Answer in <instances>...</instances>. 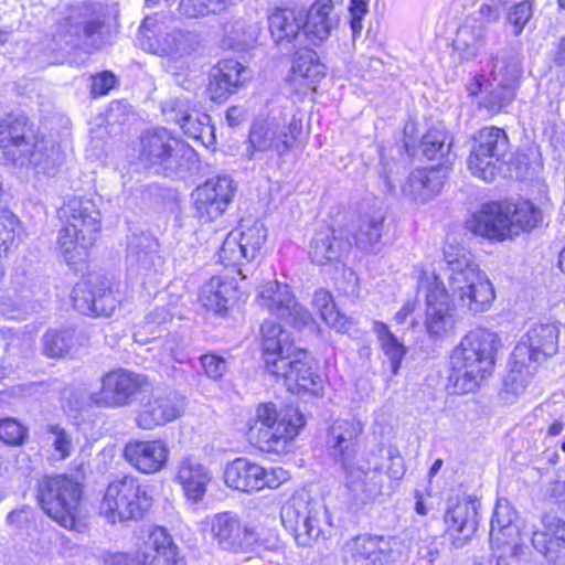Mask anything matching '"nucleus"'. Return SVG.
<instances>
[{"label":"nucleus","mask_w":565,"mask_h":565,"mask_svg":"<svg viewBox=\"0 0 565 565\" xmlns=\"http://www.w3.org/2000/svg\"><path fill=\"white\" fill-rule=\"evenodd\" d=\"M362 431L359 419L339 418L326 435L327 455L339 467L342 481L356 504L373 502L384 487V475L377 469L366 471V461L359 457L358 440Z\"/></svg>","instance_id":"nucleus-1"},{"label":"nucleus","mask_w":565,"mask_h":565,"mask_svg":"<svg viewBox=\"0 0 565 565\" xmlns=\"http://www.w3.org/2000/svg\"><path fill=\"white\" fill-rule=\"evenodd\" d=\"M63 162L61 147L51 138L35 135L23 114H10L0 120V164L33 168L50 174Z\"/></svg>","instance_id":"nucleus-2"},{"label":"nucleus","mask_w":565,"mask_h":565,"mask_svg":"<svg viewBox=\"0 0 565 565\" xmlns=\"http://www.w3.org/2000/svg\"><path fill=\"white\" fill-rule=\"evenodd\" d=\"M500 345L497 332L486 328L469 330L450 351L448 387L456 394L477 391L492 374Z\"/></svg>","instance_id":"nucleus-3"},{"label":"nucleus","mask_w":565,"mask_h":565,"mask_svg":"<svg viewBox=\"0 0 565 565\" xmlns=\"http://www.w3.org/2000/svg\"><path fill=\"white\" fill-rule=\"evenodd\" d=\"M444 256L454 302L472 315L488 311L495 298L494 287L488 276L463 248L449 246L445 248Z\"/></svg>","instance_id":"nucleus-4"},{"label":"nucleus","mask_w":565,"mask_h":565,"mask_svg":"<svg viewBox=\"0 0 565 565\" xmlns=\"http://www.w3.org/2000/svg\"><path fill=\"white\" fill-rule=\"evenodd\" d=\"M303 425L305 418L298 408L278 409L271 402L260 403L246 422V436L262 451L280 454L288 450Z\"/></svg>","instance_id":"nucleus-5"},{"label":"nucleus","mask_w":565,"mask_h":565,"mask_svg":"<svg viewBox=\"0 0 565 565\" xmlns=\"http://www.w3.org/2000/svg\"><path fill=\"white\" fill-rule=\"evenodd\" d=\"M140 160L157 173L174 175L196 168L198 153L166 128L148 130L141 136Z\"/></svg>","instance_id":"nucleus-6"},{"label":"nucleus","mask_w":565,"mask_h":565,"mask_svg":"<svg viewBox=\"0 0 565 565\" xmlns=\"http://www.w3.org/2000/svg\"><path fill=\"white\" fill-rule=\"evenodd\" d=\"M280 518L299 546H310L331 534L332 522L328 508L321 500L311 499L305 492L292 494L282 505Z\"/></svg>","instance_id":"nucleus-7"},{"label":"nucleus","mask_w":565,"mask_h":565,"mask_svg":"<svg viewBox=\"0 0 565 565\" xmlns=\"http://www.w3.org/2000/svg\"><path fill=\"white\" fill-rule=\"evenodd\" d=\"M152 504V498L132 476L111 481L99 503V514L110 524L138 521Z\"/></svg>","instance_id":"nucleus-8"},{"label":"nucleus","mask_w":565,"mask_h":565,"mask_svg":"<svg viewBox=\"0 0 565 565\" xmlns=\"http://www.w3.org/2000/svg\"><path fill=\"white\" fill-rule=\"evenodd\" d=\"M530 534L520 525L516 511L509 501L498 500L490 521V545L492 555L500 564L510 557L518 563H529Z\"/></svg>","instance_id":"nucleus-9"},{"label":"nucleus","mask_w":565,"mask_h":565,"mask_svg":"<svg viewBox=\"0 0 565 565\" xmlns=\"http://www.w3.org/2000/svg\"><path fill=\"white\" fill-rule=\"evenodd\" d=\"M417 290L424 292L426 302L425 327L429 338L443 340L454 332L457 320L450 305L449 292L435 271L415 266Z\"/></svg>","instance_id":"nucleus-10"},{"label":"nucleus","mask_w":565,"mask_h":565,"mask_svg":"<svg viewBox=\"0 0 565 565\" xmlns=\"http://www.w3.org/2000/svg\"><path fill=\"white\" fill-rule=\"evenodd\" d=\"M267 238V228L259 220H243L239 226L231 231L218 250V262L226 268L232 267L242 278L247 277L245 265L256 260Z\"/></svg>","instance_id":"nucleus-11"},{"label":"nucleus","mask_w":565,"mask_h":565,"mask_svg":"<svg viewBox=\"0 0 565 565\" xmlns=\"http://www.w3.org/2000/svg\"><path fill=\"white\" fill-rule=\"evenodd\" d=\"M468 224L475 234L503 241L526 232L530 218L513 202L492 201L484 203Z\"/></svg>","instance_id":"nucleus-12"},{"label":"nucleus","mask_w":565,"mask_h":565,"mask_svg":"<svg viewBox=\"0 0 565 565\" xmlns=\"http://www.w3.org/2000/svg\"><path fill=\"white\" fill-rule=\"evenodd\" d=\"M81 495L79 484L66 476L45 477L39 482L42 510L65 529L75 526Z\"/></svg>","instance_id":"nucleus-13"},{"label":"nucleus","mask_w":565,"mask_h":565,"mask_svg":"<svg viewBox=\"0 0 565 565\" xmlns=\"http://www.w3.org/2000/svg\"><path fill=\"white\" fill-rule=\"evenodd\" d=\"M142 50L173 60L190 55L199 45V35L181 29H169L157 17H147L139 28Z\"/></svg>","instance_id":"nucleus-14"},{"label":"nucleus","mask_w":565,"mask_h":565,"mask_svg":"<svg viewBox=\"0 0 565 565\" xmlns=\"http://www.w3.org/2000/svg\"><path fill=\"white\" fill-rule=\"evenodd\" d=\"M301 131V118L282 111L271 113L266 118L254 121L249 131V143L257 151L271 150L284 156L294 147Z\"/></svg>","instance_id":"nucleus-15"},{"label":"nucleus","mask_w":565,"mask_h":565,"mask_svg":"<svg viewBox=\"0 0 565 565\" xmlns=\"http://www.w3.org/2000/svg\"><path fill=\"white\" fill-rule=\"evenodd\" d=\"M509 139L505 131L498 127H486L475 137V143L468 158V168L472 175L492 182L505 164Z\"/></svg>","instance_id":"nucleus-16"},{"label":"nucleus","mask_w":565,"mask_h":565,"mask_svg":"<svg viewBox=\"0 0 565 565\" xmlns=\"http://www.w3.org/2000/svg\"><path fill=\"white\" fill-rule=\"evenodd\" d=\"M158 241L148 234H132L127 248V277L145 289L157 287L163 275V259Z\"/></svg>","instance_id":"nucleus-17"},{"label":"nucleus","mask_w":565,"mask_h":565,"mask_svg":"<svg viewBox=\"0 0 565 565\" xmlns=\"http://www.w3.org/2000/svg\"><path fill=\"white\" fill-rule=\"evenodd\" d=\"M289 478V472L281 467L265 468L247 458H236L224 471L227 487L243 492L277 489Z\"/></svg>","instance_id":"nucleus-18"},{"label":"nucleus","mask_w":565,"mask_h":565,"mask_svg":"<svg viewBox=\"0 0 565 565\" xmlns=\"http://www.w3.org/2000/svg\"><path fill=\"white\" fill-rule=\"evenodd\" d=\"M396 537L358 535L348 540L341 548L343 565H383L396 562L401 554Z\"/></svg>","instance_id":"nucleus-19"},{"label":"nucleus","mask_w":565,"mask_h":565,"mask_svg":"<svg viewBox=\"0 0 565 565\" xmlns=\"http://www.w3.org/2000/svg\"><path fill=\"white\" fill-rule=\"evenodd\" d=\"M258 305L271 316L300 330L313 322L310 312L296 299L289 285L270 280L260 286Z\"/></svg>","instance_id":"nucleus-20"},{"label":"nucleus","mask_w":565,"mask_h":565,"mask_svg":"<svg viewBox=\"0 0 565 565\" xmlns=\"http://www.w3.org/2000/svg\"><path fill=\"white\" fill-rule=\"evenodd\" d=\"M480 502L470 495L450 498L444 514L445 535L455 548L470 543L478 529Z\"/></svg>","instance_id":"nucleus-21"},{"label":"nucleus","mask_w":565,"mask_h":565,"mask_svg":"<svg viewBox=\"0 0 565 565\" xmlns=\"http://www.w3.org/2000/svg\"><path fill=\"white\" fill-rule=\"evenodd\" d=\"M147 384L145 375L117 369L103 376L102 390L89 398L96 406L121 407L129 405Z\"/></svg>","instance_id":"nucleus-22"},{"label":"nucleus","mask_w":565,"mask_h":565,"mask_svg":"<svg viewBox=\"0 0 565 565\" xmlns=\"http://www.w3.org/2000/svg\"><path fill=\"white\" fill-rule=\"evenodd\" d=\"M71 297L75 310L93 317H110L120 302L108 281L99 276L78 281Z\"/></svg>","instance_id":"nucleus-23"},{"label":"nucleus","mask_w":565,"mask_h":565,"mask_svg":"<svg viewBox=\"0 0 565 565\" xmlns=\"http://www.w3.org/2000/svg\"><path fill=\"white\" fill-rule=\"evenodd\" d=\"M236 184L228 175L207 179L192 193L196 216L202 222H213L221 217L232 203Z\"/></svg>","instance_id":"nucleus-24"},{"label":"nucleus","mask_w":565,"mask_h":565,"mask_svg":"<svg viewBox=\"0 0 565 565\" xmlns=\"http://www.w3.org/2000/svg\"><path fill=\"white\" fill-rule=\"evenodd\" d=\"M212 539L224 551L246 553L257 542L255 531L243 525L236 513L224 511L215 513L207 521Z\"/></svg>","instance_id":"nucleus-25"},{"label":"nucleus","mask_w":565,"mask_h":565,"mask_svg":"<svg viewBox=\"0 0 565 565\" xmlns=\"http://www.w3.org/2000/svg\"><path fill=\"white\" fill-rule=\"evenodd\" d=\"M521 71L516 62L493 61L490 71L491 89L481 99L480 106L491 114L503 110L514 98Z\"/></svg>","instance_id":"nucleus-26"},{"label":"nucleus","mask_w":565,"mask_h":565,"mask_svg":"<svg viewBox=\"0 0 565 565\" xmlns=\"http://www.w3.org/2000/svg\"><path fill=\"white\" fill-rule=\"evenodd\" d=\"M122 456L137 471L152 475L161 471L167 466L170 448L167 441L160 438L130 439L124 447Z\"/></svg>","instance_id":"nucleus-27"},{"label":"nucleus","mask_w":565,"mask_h":565,"mask_svg":"<svg viewBox=\"0 0 565 565\" xmlns=\"http://www.w3.org/2000/svg\"><path fill=\"white\" fill-rule=\"evenodd\" d=\"M260 332L266 369L269 373H277L285 367L287 360L300 349L294 345L290 333L275 321H264Z\"/></svg>","instance_id":"nucleus-28"},{"label":"nucleus","mask_w":565,"mask_h":565,"mask_svg":"<svg viewBox=\"0 0 565 565\" xmlns=\"http://www.w3.org/2000/svg\"><path fill=\"white\" fill-rule=\"evenodd\" d=\"M324 76L326 66L320 63L317 53L305 50L295 54L287 83L294 94L305 97L317 89Z\"/></svg>","instance_id":"nucleus-29"},{"label":"nucleus","mask_w":565,"mask_h":565,"mask_svg":"<svg viewBox=\"0 0 565 565\" xmlns=\"http://www.w3.org/2000/svg\"><path fill=\"white\" fill-rule=\"evenodd\" d=\"M60 217L64 223L62 228L97 238L100 228V212L95 202L89 199L74 196L61 207Z\"/></svg>","instance_id":"nucleus-30"},{"label":"nucleus","mask_w":565,"mask_h":565,"mask_svg":"<svg viewBox=\"0 0 565 565\" xmlns=\"http://www.w3.org/2000/svg\"><path fill=\"white\" fill-rule=\"evenodd\" d=\"M183 413V401L172 392H156L142 404L136 424L142 429H152L179 418Z\"/></svg>","instance_id":"nucleus-31"},{"label":"nucleus","mask_w":565,"mask_h":565,"mask_svg":"<svg viewBox=\"0 0 565 565\" xmlns=\"http://www.w3.org/2000/svg\"><path fill=\"white\" fill-rule=\"evenodd\" d=\"M238 299L236 278L228 274L212 276L199 292V301L206 311L225 316Z\"/></svg>","instance_id":"nucleus-32"},{"label":"nucleus","mask_w":565,"mask_h":565,"mask_svg":"<svg viewBox=\"0 0 565 565\" xmlns=\"http://www.w3.org/2000/svg\"><path fill=\"white\" fill-rule=\"evenodd\" d=\"M247 73V68L236 60L220 61L210 74L207 92L211 99L221 103L237 93L245 85Z\"/></svg>","instance_id":"nucleus-33"},{"label":"nucleus","mask_w":565,"mask_h":565,"mask_svg":"<svg viewBox=\"0 0 565 565\" xmlns=\"http://www.w3.org/2000/svg\"><path fill=\"white\" fill-rule=\"evenodd\" d=\"M446 177L447 166L445 164L416 169L409 173L402 185V193L415 202H427L440 192Z\"/></svg>","instance_id":"nucleus-34"},{"label":"nucleus","mask_w":565,"mask_h":565,"mask_svg":"<svg viewBox=\"0 0 565 565\" xmlns=\"http://www.w3.org/2000/svg\"><path fill=\"white\" fill-rule=\"evenodd\" d=\"M271 374L281 376L288 391L292 393L306 391L317 394L321 386V377L313 372L305 350L297 351L292 358L287 360L282 370Z\"/></svg>","instance_id":"nucleus-35"},{"label":"nucleus","mask_w":565,"mask_h":565,"mask_svg":"<svg viewBox=\"0 0 565 565\" xmlns=\"http://www.w3.org/2000/svg\"><path fill=\"white\" fill-rule=\"evenodd\" d=\"M175 479L185 498L192 503H199L205 497L212 472L199 459L190 456L179 461Z\"/></svg>","instance_id":"nucleus-36"},{"label":"nucleus","mask_w":565,"mask_h":565,"mask_svg":"<svg viewBox=\"0 0 565 565\" xmlns=\"http://www.w3.org/2000/svg\"><path fill=\"white\" fill-rule=\"evenodd\" d=\"M384 222L385 213L382 207H371L361 212L353 233L355 246L365 253H380L383 246Z\"/></svg>","instance_id":"nucleus-37"},{"label":"nucleus","mask_w":565,"mask_h":565,"mask_svg":"<svg viewBox=\"0 0 565 565\" xmlns=\"http://www.w3.org/2000/svg\"><path fill=\"white\" fill-rule=\"evenodd\" d=\"M350 248V242L338 235L335 230L323 227L310 242L309 257L312 263L323 266L340 262Z\"/></svg>","instance_id":"nucleus-38"},{"label":"nucleus","mask_w":565,"mask_h":565,"mask_svg":"<svg viewBox=\"0 0 565 565\" xmlns=\"http://www.w3.org/2000/svg\"><path fill=\"white\" fill-rule=\"evenodd\" d=\"M527 333L514 347L509 359V370L504 379V388L507 392L519 395L523 393L530 379V340H525Z\"/></svg>","instance_id":"nucleus-39"},{"label":"nucleus","mask_w":565,"mask_h":565,"mask_svg":"<svg viewBox=\"0 0 565 565\" xmlns=\"http://www.w3.org/2000/svg\"><path fill=\"white\" fill-rule=\"evenodd\" d=\"M333 9L332 0H317L310 7L302 28L313 43L327 40L338 24Z\"/></svg>","instance_id":"nucleus-40"},{"label":"nucleus","mask_w":565,"mask_h":565,"mask_svg":"<svg viewBox=\"0 0 565 565\" xmlns=\"http://www.w3.org/2000/svg\"><path fill=\"white\" fill-rule=\"evenodd\" d=\"M148 548L151 553L149 565H186L172 536L164 527L156 526L149 532Z\"/></svg>","instance_id":"nucleus-41"},{"label":"nucleus","mask_w":565,"mask_h":565,"mask_svg":"<svg viewBox=\"0 0 565 565\" xmlns=\"http://www.w3.org/2000/svg\"><path fill=\"white\" fill-rule=\"evenodd\" d=\"M268 26L276 44H288L302 29V18L292 9L276 7L268 13Z\"/></svg>","instance_id":"nucleus-42"},{"label":"nucleus","mask_w":565,"mask_h":565,"mask_svg":"<svg viewBox=\"0 0 565 565\" xmlns=\"http://www.w3.org/2000/svg\"><path fill=\"white\" fill-rule=\"evenodd\" d=\"M96 238L61 228L57 236L60 255L68 266H75L86 260L89 248Z\"/></svg>","instance_id":"nucleus-43"},{"label":"nucleus","mask_w":565,"mask_h":565,"mask_svg":"<svg viewBox=\"0 0 565 565\" xmlns=\"http://www.w3.org/2000/svg\"><path fill=\"white\" fill-rule=\"evenodd\" d=\"M103 24L99 21H86L84 24H71L68 20L60 25L58 31L53 35L51 51L63 50L64 46H74L79 39H92L100 32Z\"/></svg>","instance_id":"nucleus-44"},{"label":"nucleus","mask_w":565,"mask_h":565,"mask_svg":"<svg viewBox=\"0 0 565 565\" xmlns=\"http://www.w3.org/2000/svg\"><path fill=\"white\" fill-rule=\"evenodd\" d=\"M0 334L4 343L6 354L0 363V382L13 377L19 370L28 365L26 355L19 354L20 338L12 332L11 328H0Z\"/></svg>","instance_id":"nucleus-45"},{"label":"nucleus","mask_w":565,"mask_h":565,"mask_svg":"<svg viewBox=\"0 0 565 565\" xmlns=\"http://www.w3.org/2000/svg\"><path fill=\"white\" fill-rule=\"evenodd\" d=\"M43 354L49 358H61L77 345H82L81 335L75 329H51L42 339Z\"/></svg>","instance_id":"nucleus-46"},{"label":"nucleus","mask_w":565,"mask_h":565,"mask_svg":"<svg viewBox=\"0 0 565 565\" xmlns=\"http://www.w3.org/2000/svg\"><path fill=\"white\" fill-rule=\"evenodd\" d=\"M373 331L376 334L384 355L391 363L392 373L396 375L407 352L406 347L394 333L391 332L388 326L384 322L374 321Z\"/></svg>","instance_id":"nucleus-47"},{"label":"nucleus","mask_w":565,"mask_h":565,"mask_svg":"<svg viewBox=\"0 0 565 565\" xmlns=\"http://www.w3.org/2000/svg\"><path fill=\"white\" fill-rule=\"evenodd\" d=\"M312 305L329 327L339 332H345L349 329L350 319L335 308L333 297L329 291L324 289L317 290L313 295Z\"/></svg>","instance_id":"nucleus-48"},{"label":"nucleus","mask_w":565,"mask_h":565,"mask_svg":"<svg viewBox=\"0 0 565 565\" xmlns=\"http://www.w3.org/2000/svg\"><path fill=\"white\" fill-rule=\"evenodd\" d=\"M452 139L446 130L430 129L422 139V151L429 160H445L443 164L449 166Z\"/></svg>","instance_id":"nucleus-49"},{"label":"nucleus","mask_w":565,"mask_h":565,"mask_svg":"<svg viewBox=\"0 0 565 565\" xmlns=\"http://www.w3.org/2000/svg\"><path fill=\"white\" fill-rule=\"evenodd\" d=\"M532 360H536V355L542 353L544 356H550L556 352V342L558 338V330L554 324H542L532 330Z\"/></svg>","instance_id":"nucleus-50"},{"label":"nucleus","mask_w":565,"mask_h":565,"mask_svg":"<svg viewBox=\"0 0 565 565\" xmlns=\"http://www.w3.org/2000/svg\"><path fill=\"white\" fill-rule=\"evenodd\" d=\"M223 33V43L234 50L244 49L256 40L254 29L250 26L246 28L245 23L241 20L224 23Z\"/></svg>","instance_id":"nucleus-51"},{"label":"nucleus","mask_w":565,"mask_h":565,"mask_svg":"<svg viewBox=\"0 0 565 565\" xmlns=\"http://www.w3.org/2000/svg\"><path fill=\"white\" fill-rule=\"evenodd\" d=\"M150 548H148V539L132 553L114 552L106 553L103 556L104 565H149Z\"/></svg>","instance_id":"nucleus-52"},{"label":"nucleus","mask_w":565,"mask_h":565,"mask_svg":"<svg viewBox=\"0 0 565 565\" xmlns=\"http://www.w3.org/2000/svg\"><path fill=\"white\" fill-rule=\"evenodd\" d=\"M545 533L541 535L545 536V545L541 552L547 556L553 546H559V542L565 545V522L559 520L557 516L552 514H545L542 518Z\"/></svg>","instance_id":"nucleus-53"},{"label":"nucleus","mask_w":565,"mask_h":565,"mask_svg":"<svg viewBox=\"0 0 565 565\" xmlns=\"http://www.w3.org/2000/svg\"><path fill=\"white\" fill-rule=\"evenodd\" d=\"M536 189L540 199L539 206L532 203V230L547 224L550 216V203L547 198V185L540 179H532V192Z\"/></svg>","instance_id":"nucleus-54"},{"label":"nucleus","mask_w":565,"mask_h":565,"mask_svg":"<svg viewBox=\"0 0 565 565\" xmlns=\"http://www.w3.org/2000/svg\"><path fill=\"white\" fill-rule=\"evenodd\" d=\"M388 459L391 460V466L387 468L386 471H384L383 468H380L376 466L371 468L369 462L366 461V471H372L374 469H377L379 471H381L384 475V487H383V491L380 495L388 493L390 482L392 480L401 479L405 472L403 458L398 454L394 455V451L390 450Z\"/></svg>","instance_id":"nucleus-55"},{"label":"nucleus","mask_w":565,"mask_h":565,"mask_svg":"<svg viewBox=\"0 0 565 565\" xmlns=\"http://www.w3.org/2000/svg\"><path fill=\"white\" fill-rule=\"evenodd\" d=\"M530 21V2L529 0H520L519 3L511 7L508 15L507 22L512 28V33L514 35H520Z\"/></svg>","instance_id":"nucleus-56"},{"label":"nucleus","mask_w":565,"mask_h":565,"mask_svg":"<svg viewBox=\"0 0 565 565\" xmlns=\"http://www.w3.org/2000/svg\"><path fill=\"white\" fill-rule=\"evenodd\" d=\"M47 431L54 450L58 454L60 459L67 458L73 450V441L70 434L60 425H49Z\"/></svg>","instance_id":"nucleus-57"},{"label":"nucleus","mask_w":565,"mask_h":565,"mask_svg":"<svg viewBox=\"0 0 565 565\" xmlns=\"http://www.w3.org/2000/svg\"><path fill=\"white\" fill-rule=\"evenodd\" d=\"M26 437V429L13 418L0 420V439L8 445H20Z\"/></svg>","instance_id":"nucleus-58"},{"label":"nucleus","mask_w":565,"mask_h":565,"mask_svg":"<svg viewBox=\"0 0 565 565\" xmlns=\"http://www.w3.org/2000/svg\"><path fill=\"white\" fill-rule=\"evenodd\" d=\"M90 395H87L85 391L79 388H67L63 391L62 399L63 402L67 401V405L63 404L65 411L68 412H81L86 405L93 404L90 401Z\"/></svg>","instance_id":"nucleus-59"},{"label":"nucleus","mask_w":565,"mask_h":565,"mask_svg":"<svg viewBox=\"0 0 565 565\" xmlns=\"http://www.w3.org/2000/svg\"><path fill=\"white\" fill-rule=\"evenodd\" d=\"M174 120L180 126L183 134L193 140L200 136L201 128L205 124V120H203V114H195V116H193V114L184 113L181 117L175 118Z\"/></svg>","instance_id":"nucleus-60"},{"label":"nucleus","mask_w":565,"mask_h":565,"mask_svg":"<svg viewBox=\"0 0 565 565\" xmlns=\"http://www.w3.org/2000/svg\"><path fill=\"white\" fill-rule=\"evenodd\" d=\"M444 543L437 537L424 540L418 547V557L425 561L428 565H435L439 559Z\"/></svg>","instance_id":"nucleus-61"},{"label":"nucleus","mask_w":565,"mask_h":565,"mask_svg":"<svg viewBox=\"0 0 565 565\" xmlns=\"http://www.w3.org/2000/svg\"><path fill=\"white\" fill-rule=\"evenodd\" d=\"M201 365L206 375L214 380L222 377L227 369V362L215 354L203 355L201 358Z\"/></svg>","instance_id":"nucleus-62"},{"label":"nucleus","mask_w":565,"mask_h":565,"mask_svg":"<svg viewBox=\"0 0 565 565\" xmlns=\"http://www.w3.org/2000/svg\"><path fill=\"white\" fill-rule=\"evenodd\" d=\"M116 77L111 72H102L92 78V94L94 96H103L109 93L116 85Z\"/></svg>","instance_id":"nucleus-63"},{"label":"nucleus","mask_w":565,"mask_h":565,"mask_svg":"<svg viewBox=\"0 0 565 565\" xmlns=\"http://www.w3.org/2000/svg\"><path fill=\"white\" fill-rule=\"evenodd\" d=\"M178 9L180 14L186 18L207 15L205 0H180Z\"/></svg>","instance_id":"nucleus-64"}]
</instances>
